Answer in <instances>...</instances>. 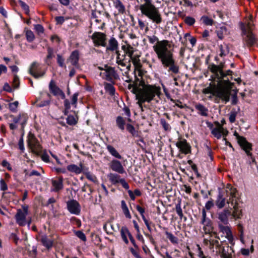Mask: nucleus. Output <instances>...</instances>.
Instances as JSON below:
<instances>
[{
    "label": "nucleus",
    "mask_w": 258,
    "mask_h": 258,
    "mask_svg": "<svg viewBox=\"0 0 258 258\" xmlns=\"http://www.w3.org/2000/svg\"><path fill=\"white\" fill-rule=\"evenodd\" d=\"M150 44L155 45L153 49L160 60L163 68L167 69L171 76L179 73V68L173 57L172 44L167 40L160 41L155 35L147 36Z\"/></svg>",
    "instance_id": "1"
},
{
    "label": "nucleus",
    "mask_w": 258,
    "mask_h": 258,
    "mask_svg": "<svg viewBox=\"0 0 258 258\" xmlns=\"http://www.w3.org/2000/svg\"><path fill=\"white\" fill-rule=\"evenodd\" d=\"M143 87V89H141L137 95L138 100L137 103L139 107H141L142 103H144L146 102H151L155 99L156 95L159 97L161 94L160 88L157 87L156 86L145 84Z\"/></svg>",
    "instance_id": "2"
},
{
    "label": "nucleus",
    "mask_w": 258,
    "mask_h": 258,
    "mask_svg": "<svg viewBox=\"0 0 258 258\" xmlns=\"http://www.w3.org/2000/svg\"><path fill=\"white\" fill-rule=\"evenodd\" d=\"M145 3L140 6L142 14L153 22L159 24L162 22L161 15L157 8L152 3L151 0H144Z\"/></svg>",
    "instance_id": "3"
},
{
    "label": "nucleus",
    "mask_w": 258,
    "mask_h": 258,
    "mask_svg": "<svg viewBox=\"0 0 258 258\" xmlns=\"http://www.w3.org/2000/svg\"><path fill=\"white\" fill-rule=\"evenodd\" d=\"M27 144L28 147L32 149L33 153L39 155L42 151V147L34 134L29 132L27 135Z\"/></svg>",
    "instance_id": "4"
},
{
    "label": "nucleus",
    "mask_w": 258,
    "mask_h": 258,
    "mask_svg": "<svg viewBox=\"0 0 258 258\" xmlns=\"http://www.w3.org/2000/svg\"><path fill=\"white\" fill-rule=\"evenodd\" d=\"M210 54L207 56L205 64L208 65V70L215 76V77H219V74L223 72L225 68V61H221L219 64H216L210 62Z\"/></svg>",
    "instance_id": "5"
},
{
    "label": "nucleus",
    "mask_w": 258,
    "mask_h": 258,
    "mask_svg": "<svg viewBox=\"0 0 258 258\" xmlns=\"http://www.w3.org/2000/svg\"><path fill=\"white\" fill-rule=\"evenodd\" d=\"M23 210L20 209L17 210L15 215L16 223L20 226H24L27 224L26 216L28 214L29 207L27 205L21 206Z\"/></svg>",
    "instance_id": "6"
},
{
    "label": "nucleus",
    "mask_w": 258,
    "mask_h": 258,
    "mask_svg": "<svg viewBox=\"0 0 258 258\" xmlns=\"http://www.w3.org/2000/svg\"><path fill=\"white\" fill-rule=\"evenodd\" d=\"M202 217L201 224L203 225V230L205 234H211L214 229L213 223L212 221L207 217V213L205 209H202Z\"/></svg>",
    "instance_id": "7"
},
{
    "label": "nucleus",
    "mask_w": 258,
    "mask_h": 258,
    "mask_svg": "<svg viewBox=\"0 0 258 258\" xmlns=\"http://www.w3.org/2000/svg\"><path fill=\"white\" fill-rule=\"evenodd\" d=\"M28 72L34 78L38 79L43 77L46 71L42 69L40 63L36 61H33L29 69Z\"/></svg>",
    "instance_id": "8"
},
{
    "label": "nucleus",
    "mask_w": 258,
    "mask_h": 258,
    "mask_svg": "<svg viewBox=\"0 0 258 258\" xmlns=\"http://www.w3.org/2000/svg\"><path fill=\"white\" fill-rule=\"evenodd\" d=\"M95 46H106V35L102 32H95L91 36Z\"/></svg>",
    "instance_id": "9"
},
{
    "label": "nucleus",
    "mask_w": 258,
    "mask_h": 258,
    "mask_svg": "<svg viewBox=\"0 0 258 258\" xmlns=\"http://www.w3.org/2000/svg\"><path fill=\"white\" fill-rule=\"evenodd\" d=\"M120 235L121 237V238L123 242L126 244H128L129 243L128 240L127 238V235L128 236V238L132 243V244L134 245V247L137 249H139V247L138 245L136 244V241L133 237L132 234L130 232L126 226H122L120 230Z\"/></svg>",
    "instance_id": "10"
},
{
    "label": "nucleus",
    "mask_w": 258,
    "mask_h": 258,
    "mask_svg": "<svg viewBox=\"0 0 258 258\" xmlns=\"http://www.w3.org/2000/svg\"><path fill=\"white\" fill-rule=\"evenodd\" d=\"M175 145L181 153L185 155L191 153V146L187 143L186 139L181 137L179 138L178 141L175 143Z\"/></svg>",
    "instance_id": "11"
},
{
    "label": "nucleus",
    "mask_w": 258,
    "mask_h": 258,
    "mask_svg": "<svg viewBox=\"0 0 258 258\" xmlns=\"http://www.w3.org/2000/svg\"><path fill=\"white\" fill-rule=\"evenodd\" d=\"M107 177L112 184L115 185L120 183L124 188L125 189H129L130 186L124 178H121L119 174L110 173L108 174Z\"/></svg>",
    "instance_id": "12"
},
{
    "label": "nucleus",
    "mask_w": 258,
    "mask_h": 258,
    "mask_svg": "<svg viewBox=\"0 0 258 258\" xmlns=\"http://www.w3.org/2000/svg\"><path fill=\"white\" fill-rule=\"evenodd\" d=\"M141 79L139 78L136 74H135V81L133 82V84H129L128 85V89L131 90V92L135 94H138L140 90L141 89L139 88L140 87H144L145 85V81L143 79V76L140 77Z\"/></svg>",
    "instance_id": "13"
},
{
    "label": "nucleus",
    "mask_w": 258,
    "mask_h": 258,
    "mask_svg": "<svg viewBox=\"0 0 258 258\" xmlns=\"http://www.w3.org/2000/svg\"><path fill=\"white\" fill-rule=\"evenodd\" d=\"M66 203L67 209L71 214L76 215L80 214L81 207L77 201L72 199L68 201Z\"/></svg>",
    "instance_id": "14"
},
{
    "label": "nucleus",
    "mask_w": 258,
    "mask_h": 258,
    "mask_svg": "<svg viewBox=\"0 0 258 258\" xmlns=\"http://www.w3.org/2000/svg\"><path fill=\"white\" fill-rule=\"evenodd\" d=\"M101 16H105L108 20L110 19V14L103 8L101 10H98L96 8L94 10H91V18L95 19L96 23H99L102 22L101 19H99Z\"/></svg>",
    "instance_id": "15"
},
{
    "label": "nucleus",
    "mask_w": 258,
    "mask_h": 258,
    "mask_svg": "<svg viewBox=\"0 0 258 258\" xmlns=\"http://www.w3.org/2000/svg\"><path fill=\"white\" fill-rule=\"evenodd\" d=\"M104 67V71L106 73V80L113 84H115L113 79L117 80L119 79V76L115 70V68L107 64H105Z\"/></svg>",
    "instance_id": "16"
},
{
    "label": "nucleus",
    "mask_w": 258,
    "mask_h": 258,
    "mask_svg": "<svg viewBox=\"0 0 258 258\" xmlns=\"http://www.w3.org/2000/svg\"><path fill=\"white\" fill-rule=\"evenodd\" d=\"M214 95L221 99L225 103H227L230 100L231 90L225 87L221 88L217 90Z\"/></svg>",
    "instance_id": "17"
},
{
    "label": "nucleus",
    "mask_w": 258,
    "mask_h": 258,
    "mask_svg": "<svg viewBox=\"0 0 258 258\" xmlns=\"http://www.w3.org/2000/svg\"><path fill=\"white\" fill-rule=\"evenodd\" d=\"M238 144L239 145L242 150H243L247 156H251V151H252V145L248 142L245 138Z\"/></svg>",
    "instance_id": "18"
},
{
    "label": "nucleus",
    "mask_w": 258,
    "mask_h": 258,
    "mask_svg": "<svg viewBox=\"0 0 258 258\" xmlns=\"http://www.w3.org/2000/svg\"><path fill=\"white\" fill-rule=\"evenodd\" d=\"M231 208L229 209L226 208L223 211L217 213L218 219L224 224L227 225L228 224V217L231 215Z\"/></svg>",
    "instance_id": "19"
},
{
    "label": "nucleus",
    "mask_w": 258,
    "mask_h": 258,
    "mask_svg": "<svg viewBox=\"0 0 258 258\" xmlns=\"http://www.w3.org/2000/svg\"><path fill=\"white\" fill-rule=\"evenodd\" d=\"M109 167L114 171L119 174H123L125 171L121 162L116 159H113L109 164Z\"/></svg>",
    "instance_id": "20"
},
{
    "label": "nucleus",
    "mask_w": 258,
    "mask_h": 258,
    "mask_svg": "<svg viewBox=\"0 0 258 258\" xmlns=\"http://www.w3.org/2000/svg\"><path fill=\"white\" fill-rule=\"evenodd\" d=\"M244 40L248 47L253 46L258 41V39L251 30L248 31L247 34L245 36Z\"/></svg>",
    "instance_id": "21"
},
{
    "label": "nucleus",
    "mask_w": 258,
    "mask_h": 258,
    "mask_svg": "<svg viewBox=\"0 0 258 258\" xmlns=\"http://www.w3.org/2000/svg\"><path fill=\"white\" fill-rule=\"evenodd\" d=\"M106 51H115L116 53L117 52H119L118 50V43L114 37H111V38L108 41V45H106Z\"/></svg>",
    "instance_id": "22"
},
{
    "label": "nucleus",
    "mask_w": 258,
    "mask_h": 258,
    "mask_svg": "<svg viewBox=\"0 0 258 258\" xmlns=\"http://www.w3.org/2000/svg\"><path fill=\"white\" fill-rule=\"evenodd\" d=\"M130 60L132 59V62L133 64L135 66V74L136 73V71H138V76L139 77H142L144 74V71L141 69V68L142 67V64L140 62V60L139 59H138L136 57H133V55L131 57H130Z\"/></svg>",
    "instance_id": "23"
},
{
    "label": "nucleus",
    "mask_w": 258,
    "mask_h": 258,
    "mask_svg": "<svg viewBox=\"0 0 258 258\" xmlns=\"http://www.w3.org/2000/svg\"><path fill=\"white\" fill-rule=\"evenodd\" d=\"M214 123L217 127L213 128L211 134L217 139H220L222 137V131H224V128L218 121H215Z\"/></svg>",
    "instance_id": "24"
},
{
    "label": "nucleus",
    "mask_w": 258,
    "mask_h": 258,
    "mask_svg": "<svg viewBox=\"0 0 258 258\" xmlns=\"http://www.w3.org/2000/svg\"><path fill=\"white\" fill-rule=\"evenodd\" d=\"M79 51L78 50H75L71 53L68 60L70 61L71 64L75 67L78 66L79 60Z\"/></svg>",
    "instance_id": "25"
},
{
    "label": "nucleus",
    "mask_w": 258,
    "mask_h": 258,
    "mask_svg": "<svg viewBox=\"0 0 258 258\" xmlns=\"http://www.w3.org/2000/svg\"><path fill=\"white\" fill-rule=\"evenodd\" d=\"M63 181L62 176H59L58 180H52V185L54 187L53 191L58 192L63 188Z\"/></svg>",
    "instance_id": "26"
},
{
    "label": "nucleus",
    "mask_w": 258,
    "mask_h": 258,
    "mask_svg": "<svg viewBox=\"0 0 258 258\" xmlns=\"http://www.w3.org/2000/svg\"><path fill=\"white\" fill-rule=\"evenodd\" d=\"M40 241L42 244L47 249H49L53 245V240L49 238V236L46 234L42 235L41 236Z\"/></svg>",
    "instance_id": "27"
},
{
    "label": "nucleus",
    "mask_w": 258,
    "mask_h": 258,
    "mask_svg": "<svg viewBox=\"0 0 258 258\" xmlns=\"http://www.w3.org/2000/svg\"><path fill=\"white\" fill-rule=\"evenodd\" d=\"M233 211L231 212L232 216L235 219H240L242 218L243 214L242 210L239 209L238 204L237 201H235V204L233 207Z\"/></svg>",
    "instance_id": "28"
},
{
    "label": "nucleus",
    "mask_w": 258,
    "mask_h": 258,
    "mask_svg": "<svg viewBox=\"0 0 258 258\" xmlns=\"http://www.w3.org/2000/svg\"><path fill=\"white\" fill-rule=\"evenodd\" d=\"M225 203L226 199L223 197L222 192L219 190L215 201V205L218 209H222L225 206Z\"/></svg>",
    "instance_id": "29"
},
{
    "label": "nucleus",
    "mask_w": 258,
    "mask_h": 258,
    "mask_svg": "<svg viewBox=\"0 0 258 258\" xmlns=\"http://www.w3.org/2000/svg\"><path fill=\"white\" fill-rule=\"evenodd\" d=\"M136 210L140 213L142 219L143 220L146 226H147V229L151 231V228L150 227V223L149 222L148 220L146 218L144 213L145 212V209L139 205L136 206Z\"/></svg>",
    "instance_id": "30"
},
{
    "label": "nucleus",
    "mask_w": 258,
    "mask_h": 258,
    "mask_svg": "<svg viewBox=\"0 0 258 258\" xmlns=\"http://www.w3.org/2000/svg\"><path fill=\"white\" fill-rule=\"evenodd\" d=\"M195 107L196 110L198 111V113L201 116L206 117L208 116V109L202 104H196L195 105Z\"/></svg>",
    "instance_id": "31"
},
{
    "label": "nucleus",
    "mask_w": 258,
    "mask_h": 258,
    "mask_svg": "<svg viewBox=\"0 0 258 258\" xmlns=\"http://www.w3.org/2000/svg\"><path fill=\"white\" fill-rule=\"evenodd\" d=\"M116 54V62L118 65H120L122 67H126V69L128 70L130 69L131 64H128V65H126V63L130 62V60L128 59L127 60V59H124L123 58L120 57V53L119 52H117Z\"/></svg>",
    "instance_id": "32"
},
{
    "label": "nucleus",
    "mask_w": 258,
    "mask_h": 258,
    "mask_svg": "<svg viewBox=\"0 0 258 258\" xmlns=\"http://www.w3.org/2000/svg\"><path fill=\"white\" fill-rule=\"evenodd\" d=\"M20 123L21 124L20 130L22 132V136L24 135V128L27 123L28 120V116L26 113H20Z\"/></svg>",
    "instance_id": "33"
},
{
    "label": "nucleus",
    "mask_w": 258,
    "mask_h": 258,
    "mask_svg": "<svg viewBox=\"0 0 258 258\" xmlns=\"http://www.w3.org/2000/svg\"><path fill=\"white\" fill-rule=\"evenodd\" d=\"M233 73V72L230 70H228L227 71H226L224 72L223 71L222 73L219 74V77H216V78L218 79L219 80L221 81L223 80V81L226 84H232V83H231L229 79H227V80H225L224 79L227 76H232Z\"/></svg>",
    "instance_id": "34"
},
{
    "label": "nucleus",
    "mask_w": 258,
    "mask_h": 258,
    "mask_svg": "<svg viewBox=\"0 0 258 258\" xmlns=\"http://www.w3.org/2000/svg\"><path fill=\"white\" fill-rule=\"evenodd\" d=\"M50 92L55 96H58L59 92L62 90L57 86L53 80H51L49 84Z\"/></svg>",
    "instance_id": "35"
},
{
    "label": "nucleus",
    "mask_w": 258,
    "mask_h": 258,
    "mask_svg": "<svg viewBox=\"0 0 258 258\" xmlns=\"http://www.w3.org/2000/svg\"><path fill=\"white\" fill-rule=\"evenodd\" d=\"M114 7L117 10L118 14H123L125 13V8L124 5L120 0H113Z\"/></svg>",
    "instance_id": "36"
},
{
    "label": "nucleus",
    "mask_w": 258,
    "mask_h": 258,
    "mask_svg": "<svg viewBox=\"0 0 258 258\" xmlns=\"http://www.w3.org/2000/svg\"><path fill=\"white\" fill-rule=\"evenodd\" d=\"M113 84H113L112 83H104V86L105 92L111 96H114L115 93V88L113 86Z\"/></svg>",
    "instance_id": "37"
},
{
    "label": "nucleus",
    "mask_w": 258,
    "mask_h": 258,
    "mask_svg": "<svg viewBox=\"0 0 258 258\" xmlns=\"http://www.w3.org/2000/svg\"><path fill=\"white\" fill-rule=\"evenodd\" d=\"M80 166L81 167L76 164H70L67 166V169L70 172L79 174L82 172V164Z\"/></svg>",
    "instance_id": "38"
},
{
    "label": "nucleus",
    "mask_w": 258,
    "mask_h": 258,
    "mask_svg": "<svg viewBox=\"0 0 258 258\" xmlns=\"http://www.w3.org/2000/svg\"><path fill=\"white\" fill-rule=\"evenodd\" d=\"M126 131L132 136L133 137H139V133L138 131L135 129V127L130 123H126Z\"/></svg>",
    "instance_id": "39"
},
{
    "label": "nucleus",
    "mask_w": 258,
    "mask_h": 258,
    "mask_svg": "<svg viewBox=\"0 0 258 258\" xmlns=\"http://www.w3.org/2000/svg\"><path fill=\"white\" fill-rule=\"evenodd\" d=\"M106 149L108 152L115 158L121 159L122 156L118 153L117 150L111 145H108L106 147Z\"/></svg>",
    "instance_id": "40"
},
{
    "label": "nucleus",
    "mask_w": 258,
    "mask_h": 258,
    "mask_svg": "<svg viewBox=\"0 0 258 258\" xmlns=\"http://www.w3.org/2000/svg\"><path fill=\"white\" fill-rule=\"evenodd\" d=\"M219 47L220 51L219 56L220 57H224L229 53V47L227 44H221L219 46Z\"/></svg>",
    "instance_id": "41"
},
{
    "label": "nucleus",
    "mask_w": 258,
    "mask_h": 258,
    "mask_svg": "<svg viewBox=\"0 0 258 258\" xmlns=\"http://www.w3.org/2000/svg\"><path fill=\"white\" fill-rule=\"evenodd\" d=\"M116 124L118 128L121 131L124 130V126L126 125L125 121L123 117L121 116H118L116 118Z\"/></svg>",
    "instance_id": "42"
},
{
    "label": "nucleus",
    "mask_w": 258,
    "mask_h": 258,
    "mask_svg": "<svg viewBox=\"0 0 258 258\" xmlns=\"http://www.w3.org/2000/svg\"><path fill=\"white\" fill-rule=\"evenodd\" d=\"M216 33L219 39L222 40L223 39L224 35L227 34V28L225 26H222L217 28Z\"/></svg>",
    "instance_id": "43"
},
{
    "label": "nucleus",
    "mask_w": 258,
    "mask_h": 258,
    "mask_svg": "<svg viewBox=\"0 0 258 258\" xmlns=\"http://www.w3.org/2000/svg\"><path fill=\"white\" fill-rule=\"evenodd\" d=\"M45 94L46 95L47 99L46 100H45L40 101L37 104V107H44V106H48V105H49L50 104V101H51V96L47 92H46Z\"/></svg>",
    "instance_id": "44"
},
{
    "label": "nucleus",
    "mask_w": 258,
    "mask_h": 258,
    "mask_svg": "<svg viewBox=\"0 0 258 258\" xmlns=\"http://www.w3.org/2000/svg\"><path fill=\"white\" fill-rule=\"evenodd\" d=\"M121 49L123 50V53L130 57H131L133 54V47L130 44L126 45H123L121 46Z\"/></svg>",
    "instance_id": "45"
},
{
    "label": "nucleus",
    "mask_w": 258,
    "mask_h": 258,
    "mask_svg": "<svg viewBox=\"0 0 258 258\" xmlns=\"http://www.w3.org/2000/svg\"><path fill=\"white\" fill-rule=\"evenodd\" d=\"M47 55L46 58H45L44 61L47 64L49 65L50 63L48 62V60L52 59L54 56V50H53V48H52L50 46H47Z\"/></svg>",
    "instance_id": "46"
},
{
    "label": "nucleus",
    "mask_w": 258,
    "mask_h": 258,
    "mask_svg": "<svg viewBox=\"0 0 258 258\" xmlns=\"http://www.w3.org/2000/svg\"><path fill=\"white\" fill-rule=\"evenodd\" d=\"M166 237L169 239L170 242L173 244H176L178 242V239L177 237L175 236L172 233L166 231L165 232Z\"/></svg>",
    "instance_id": "47"
},
{
    "label": "nucleus",
    "mask_w": 258,
    "mask_h": 258,
    "mask_svg": "<svg viewBox=\"0 0 258 258\" xmlns=\"http://www.w3.org/2000/svg\"><path fill=\"white\" fill-rule=\"evenodd\" d=\"M201 20L203 22V23L207 25V26H212L213 25L214 23V21L212 19L209 18L207 16H203L201 18Z\"/></svg>",
    "instance_id": "48"
},
{
    "label": "nucleus",
    "mask_w": 258,
    "mask_h": 258,
    "mask_svg": "<svg viewBox=\"0 0 258 258\" xmlns=\"http://www.w3.org/2000/svg\"><path fill=\"white\" fill-rule=\"evenodd\" d=\"M25 35L26 39L28 42H33L35 38L33 32L31 30H26Z\"/></svg>",
    "instance_id": "49"
},
{
    "label": "nucleus",
    "mask_w": 258,
    "mask_h": 258,
    "mask_svg": "<svg viewBox=\"0 0 258 258\" xmlns=\"http://www.w3.org/2000/svg\"><path fill=\"white\" fill-rule=\"evenodd\" d=\"M67 123L70 125H75L77 122V119L73 115H69L66 119Z\"/></svg>",
    "instance_id": "50"
},
{
    "label": "nucleus",
    "mask_w": 258,
    "mask_h": 258,
    "mask_svg": "<svg viewBox=\"0 0 258 258\" xmlns=\"http://www.w3.org/2000/svg\"><path fill=\"white\" fill-rule=\"evenodd\" d=\"M160 123L165 131H170L171 127L170 124L164 118H161Z\"/></svg>",
    "instance_id": "51"
},
{
    "label": "nucleus",
    "mask_w": 258,
    "mask_h": 258,
    "mask_svg": "<svg viewBox=\"0 0 258 258\" xmlns=\"http://www.w3.org/2000/svg\"><path fill=\"white\" fill-rule=\"evenodd\" d=\"M18 3L22 9L25 11V13L27 15H29L30 12L29 6L21 0H19Z\"/></svg>",
    "instance_id": "52"
},
{
    "label": "nucleus",
    "mask_w": 258,
    "mask_h": 258,
    "mask_svg": "<svg viewBox=\"0 0 258 258\" xmlns=\"http://www.w3.org/2000/svg\"><path fill=\"white\" fill-rule=\"evenodd\" d=\"M175 210L178 214V215L179 217V218L181 220L182 219L183 217V214L182 213V210L181 207V202L180 201L177 204L175 205Z\"/></svg>",
    "instance_id": "53"
},
{
    "label": "nucleus",
    "mask_w": 258,
    "mask_h": 258,
    "mask_svg": "<svg viewBox=\"0 0 258 258\" xmlns=\"http://www.w3.org/2000/svg\"><path fill=\"white\" fill-rule=\"evenodd\" d=\"M19 105V102L18 101H16L12 103H10L9 104V108L11 111L12 112L15 113L17 111V108Z\"/></svg>",
    "instance_id": "54"
},
{
    "label": "nucleus",
    "mask_w": 258,
    "mask_h": 258,
    "mask_svg": "<svg viewBox=\"0 0 258 258\" xmlns=\"http://www.w3.org/2000/svg\"><path fill=\"white\" fill-rule=\"evenodd\" d=\"M184 22L188 26H191L195 23L196 20L192 17L187 16L185 18Z\"/></svg>",
    "instance_id": "55"
},
{
    "label": "nucleus",
    "mask_w": 258,
    "mask_h": 258,
    "mask_svg": "<svg viewBox=\"0 0 258 258\" xmlns=\"http://www.w3.org/2000/svg\"><path fill=\"white\" fill-rule=\"evenodd\" d=\"M12 86L14 89H18L20 87L19 78L16 74L14 75Z\"/></svg>",
    "instance_id": "56"
},
{
    "label": "nucleus",
    "mask_w": 258,
    "mask_h": 258,
    "mask_svg": "<svg viewBox=\"0 0 258 258\" xmlns=\"http://www.w3.org/2000/svg\"><path fill=\"white\" fill-rule=\"evenodd\" d=\"M75 235L84 242L86 241L87 238L85 234L80 230L75 231Z\"/></svg>",
    "instance_id": "57"
},
{
    "label": "nucleus",
    "mask_w": 258,
    "mask_h": 258,
    "mask_svg": "<svg viewBox=\"0 0 258 258\" xmlns=\"http://www.w3.org/2000/svg\"><path fill=\"white\" fill-rule=\"evenodd\" d=\"M57 63L58 66L61 68H66V66L64 64V58L59 54H57Z\"/></svg>",
    "instance_id": "58"
},
{
    "label": "nucleus",
    "mask_w": 258,
    "mask_h": 258,
    "mask_svg": "<svg viewBox=\"0 0 258 258\" xmlns=\"http://www.w3.org/2000/svg\"><path fill=\"white\" fill-rule=\"evenodd\" d=\"M86 178L89 180L93 182L94 183H96L97 181V179L93 174H91L90 172H87L85 174Z\"/></svg>",
    "instance_id": "59"
},
{
    "label": "nucleus",
    "mask_w": 258,
    "mask_h": 258,
    "mask_svg": "<svg viewBox=\"0 0 258 258\" xmlns=\"http://www.w3.org/2000/svg\"><path fill=\"white\" fill-rule=\"evenodd\" d=\"M0 189L2 191H6L8 189L7 184L3 178L0 179Z\"/></svg>",
    "instance_id": "60"
},
{
    "label": "nucleus",
    "mask_w": 258,
    "mask_h": 258,
    "mask_svg": "<svg viewBox=\"0 0 258 258\" xmlns=\"http://www.w3.org/2000/svg\"><path fill=\"white\" fill-rule=\"evenodd\" d=\"M219 228L220 229L221 231L225 233L226 234L228 233H230V232L231 231L229 227L224 226L222 224H219Z\"/></svg>",
    "instance_id": "61"
},
{
    "label": "nucleus",
    "mask_w": 258,
    "mask_h": 258,
    "mask_svg": "<svg viewBox=\"0 0 258 258\" xmlns=\"http://www.w3.org/2000/svg\"><path fill=\"white\" fill-rule=\"evenodd\" d=\"M138 23L140 29L145 30V32H147L149 30L148 27L146 26L144 22L142 21L141 20H138Z\"/></svg>",
    "instance_id": "62"
},
{
    "label": "nucleus",
    "mask_w": 258,
    "mask_h": 258,
    "mask_svg": "<svg viewBox=\"0 0 258 258\" xmlns=\"http://www.w3.org/2000/svg\"><path fill=\"white\" fill-rule=\"evenodd\" d=\"M34 28L38 34L43 33L44 31V27L40 24L35 25Z\"/></svg>",
    "instance_id": "63"
},
{
    "label": "nucleus",
    "mask_w": 258,
    "mask_h": 258,
    "mask_svg": "<svg viewBox=\"0 0 258 258\" xmlns=\"http://www.w3.org/2000/svg\"><path fill=\"white\" fill-rule=\"evenodd\" d=\"M2 166L4 167H6L9 171L12 170V167L9 162H8L6 160H3L2 162Z\"/></svg>",
    "instance_id": "64"
}]
</instances>
